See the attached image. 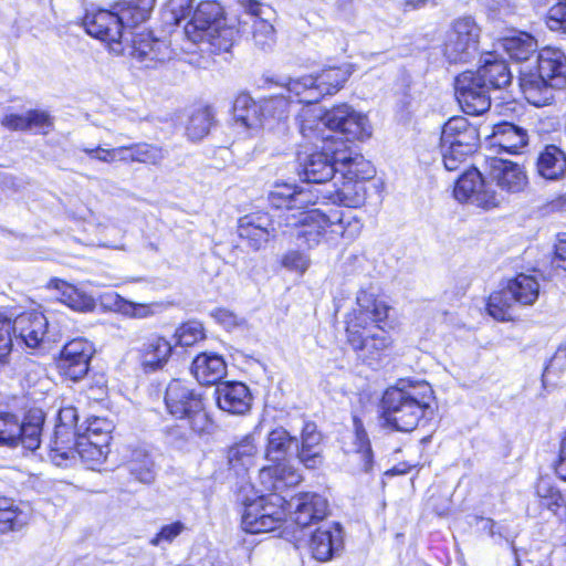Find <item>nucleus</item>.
Returning <instances> with one entry per match:
<instances>
[{"label":"nucleus","instance_id":"nucleus-64","mask_svg":"<svg viewBox=\"0 0 566 566\" xmlns=\"http://www.w3.org/2000/svg\"><path fill=\"white\" fill-rule=\"evenodd\" d=\"M554 264L556 268L566 271V233L560 234L555 244Z\"/></svg>","mask_w":566,"mask_h":566},{"label":"nucleus","instance_id":"nucleus-20","mask_svg":"<svg viewBox=\"0 0 566 566\" xmlns=\"http://www.w3.org/2000/svg\"><path fill=\"white\" fill-rule=\"evenodd\" d=\"M333 151V158L337 164V179H352L366 181L374 177L375 169L369 160L363 155L353 153L347 146L343 149L337 147H328Z\"/></svg>","mask_w":566,"mask_h":566},{"label":"nucleus","instance_id":"nucleus-39","mask_svg":"<svg viewBox=\"0 0 566 566\" xmlns=\"http://www.w3.org/2000/svg\"><path fill=\"white\" fill-rule=\"evenodd\" d=\"M155 0H138L137 2H125L118 4L115 14L119 20V28L125 36V30L134 28L139 23L146 21L154 7Z\"/></svg>","mask_w":566,"mask_h":566},{"label":"nucleus","instance_id":"nucleus-60","mask_svg":"<svg viewBox=\"0 0 566 566\" xmlns=\"http://www.w3.org/2000/svg\"><path fill=\"white\" fill-rule=\"evenodd\" d=\"M211 316L228 331L244 325L245 321L227 308H217Z\"/></svg>","mask_w":566,"mask_h":566},{"label":"nucleus","instance_id":"nucleus-57","mask_svg":"<svg viewBox=\"0 0 566 566\" xmlns=\"http://www.w3.org/2000/svg\"><path fill=\"white\" fill-rule=\"evenodd\" d=\"M28 120L29 130L36 129L43 135H46L54 126V117L43 109H29Z\"/></svg>","mask_w":566,"mask_h":566},{"label":"nucleus","instance_id":"nucleus-33","mask_svg":"<svg viewBox=\"0 0 566 566\" xmlns=\"http://www.w3.org/2000/svg\"><path fill=\"white\" fill-rule=\"evenodd\" d=\"M259 478L264 489L275 494H280L285 488L298 484L302 479L300 473L287 464L263 468L260 470Z\"/></svg>","mask_w":566,"mask_h":566},{"label":"nucleus","instance_id":"nucleus-36","mask_svg":"<svg viewBox=\"0 0 566 566\" xmlns=\"http://www.w3.org/2000/svg\"><path fill=\"white\" fill-rule=\"evenodd\" d=\"M30 510L28 505L17 504L14 500L0 496V532L18 531L28 524Z\"/></svg>","mask_w":566,"mask_h":566},{"label":"nucleus","instance_id":"nucleus-58","mask_svg":"<svg viewBox=\"0 0 566 566\" xmlns=\"http://www.w3.org/2000/svg\"><path fill=\"white\" fill-rule=\"evenodd\" d=\"M546 23L552 31L566 33V0H557L548 10Z\"/></svg>","mask_w":566,"mask_h":566},{"label":"nucleus","instance_id":"nucleus-61","mask_svg":"<svg viewBox=\"0 0 566 566\" xmlns=\"http://www.w3.org/2000/svg\"><path fill=\"white\" fill-rule=\"evenodd\" d=\"M1 125L10 130H29L28 112L24 114H7L2 117Z\"/></svg>","mask_w":566,"mask_h":566},{"label":"nucleus","instance_id":"nucleus-32","mask_svg":"<svg viewBox=\"0 0 566 566\" xmlns=\"http://www.w3.org/2000/svg\"><path fill=\"white\" fill-rule=\"evenodd\" d=\"M191 371L200 384L214 385L226 376L227 365L220 355L201 353L193 359Z\"/></svg>","mask_w":566,"mask_h":566},{"label":"nucleus","instance_id":"nucleus-8","mask_svg":"<svg viewBox=\"0 0 566 566\" xmlns=\"http://www.w3.org/2000/svg\"><path fill=\"white\" fill-rule=\"evenodd\" d=\"M539 296V283L527 274H518L503 290L493 292L488 302V311L497 321H510L513 317L515 303L524 306L533 305Z\"/></svg>","mask_w":566,"mask_h":566},{"label":"nucleus","instance_id":"nucleus-35","mask_svg":"<svg viewBox=\"0 0 566 566\" xmlns=\"http://www.w3.org/2000/svg\"><path fill=\"white\" fill-rule=\"evenodd\" d=\"M291 101L284 95L271 96L261 101L262 127L275 129L284 126L291 115Z\"/></svg>","mask_w":566,"mask_h":566},{"label":"nucleus","instance_id":"nucleus-19","mask_svg":"<svg viewBox=\"0 0 566 566\" xmlns=\"http://www.w3.org/2000/svg\"><path fill=\"white\" fill-rule=\"evenodd\" d=\"M83 27L86 32L113 48H118L124 39L119 28V20L114 11L109 10H88L83 18Z\"/></svg>","mask_w":566,"mask_h":566},{"label":"nucleus","instance_id":"nucleus-47","mask_svg":"<svg viewBox=\"0 0 566 566\" xmlns=\"http://www.w3.org/2000/svg\"><path fill=\"white\" fill-rule=\"evenodd\" d=\"M129 473L139 482L149 484L155 480V463L144 450H135L127 463Z\"/></svg>","mask_w":566,"mask_h":566},{"label":"nucleus","instance_id":"nucleus-21","mask_svg":"<svg viewBox=\"0 0 566 566\" xmlns=\"http://www.w3.org/2000/svg\"><path fill=\"white\" fill-rule=\"evenodd\" d=\"M518 81L525 99L537 107L551 104L554 92L560 90L558 86H551L552 83H548L532 65H525L520 70Z\"/></svg>","mask_w":566,"mask_h":566},{"label":"nucleus","instance_id":"nucleus-23","mask_svg":"<svg viewBox=\"0 0 566 566\" xmlns=\"http://www.w3.org/2000/svg\"><path fill=\"white\" fill-rule=\"evenodd\" d=\"M13 334L28 347L36 348L49 333L48 318L40 312H25L13 321Z\"/></svg>","mask_w":566,"mask_h":566},{"label":"nucleus","instance_id":"nucleus-28","mask_svg":"<svg viewBox=\"0 0 566 566\" xmlns=\"http://www.w3.org/2000/svg\"><path fill=\"white\" fill-rule=\"evenodd\" d=\"M296 457L307 469H317L323 464L322 434L317 426L306 421L301 432V443L296 442Z\"/></svg>","mask_w":566,"mask_h":566},{"label":"nucleus","instance_id":"nucleus-59","mask_svg":"<svg viewBox=\"0 0 566 566\" xmlns=\"http://www.w3.org/2000/svg\"><path fill=\"white\" fill-rule=\"evenodd\" d=\"M310 263L311 261L308 256L298 251L287 252L282 260V264L284 268L292 271H296L301 274L308 269Z\"/></svg>","mask_w":566,"mask_h":566},{"label":"nucleus","instance_id":"nucleus-50","mask_svg":"<svg viewBox=\"0 0 566 566\" xmlns=\"http://www.w3.org/2000/svg\"><path fill=\"white\" fill-rule=\"evenodd\" d=\"M113 424L105 418L94 417L92 419H87V424L82 431L76 430V436L80 438H85L90 440L98 441L99 443H109Z\"/></svg>","mask_w":566,"mask_h":566},{"label":"nucleus","instance_id":"nucleus-5","mask_svg":"<svg viewBox=\"0 0 566 566\" xmlns=\"http://www.w3.org/2000/svg\"><path fill=\"white\" fill-rule=\"evenodd\" d=\"M480 145L476 125L463 116L450 118L442 127L440 150L447 170L459 169L473 155Z\"/></svg>","mask_w":566,"mask_h":566},{"label":"nucleus","instance_id":"nucleus-54","mask_svg":"<svg viewBox=\"0 0 566 566\" xmlns=\"http://www.w3.org/2000/svg\"><path fill=\"white\" fill-rule=\"evenodd\" d=\"M536 494L541 499L542 505L556 512L564 504V499L549 480L541 479L536 484Z\"/></svg>","mask_w":566,"mask_h":566},{"label":"nucleus","instance_id":"nucleus-11","mask_svg":"<svg viewBox=\"0 0 566 566\" xmlns=\"http://www.w3.org/2000/svg\"><path fill=\"white\" fill-rule=\"evenodd\" d=\"M481 28L472 17L455 19L447 32L443 55L450 63H468L479 54Z\"/></svg>","mask_w":566,"mask_h":566},{"label":"nucleus","instance_id":"nucleus-43","mask_svg":"<svg viewBox=\"0 0 566 566\" xmlns=\"http://www.w3.org/2000/svg\"><path fill=\"white\" fill-rule=\"evenodd\" d=\"M51 285L61 292V301L77 312H92L95 308L94 298L84 291L62 280H51Z\"/></svg>","mask_w":566,"mask_h":566},{"label":"nucleus","instance_id":"nucleus-9","mask_svg":"<svg viewBox=\"0 0 566 566\" xmlns=\"http://www.w3.org/2000/svg\"><path fill=\"white\" fill-rule=\"evenodd\" d=\"M286 501L281 494L270 493L247 503L241 525L251 534L271 532L282 525L286 516Z\"/></svg>","mask_w":566,"mask_h":566},{"label":"nucleus","instance_id":"nucleus-2","mask_svg":"<svg viewBox=\"0 0 566 566\" xmlns=\"http://www.w3.org/2000/svg\"><path fill=\"white\" fill-rule=\"evenodd\" d=\"M356 306L346 319V340L360 357L378 359L392 345L391 336L380 326L389 307L364 289L357 293Z\"/></svg>","mask_w":566,"mask_h":566},{"label":"nucleus","instance_id":"nucleus-10","mask_svg":"<svg viewBox=\"0 0 566 566\" xmlns=\"http://www.w3.org/2000/svg\"><path fill=\"white\" fill-rule=\"evenodd\" d=\"M44 415L41 410H30L22 421L15 415L0 413V446L34 451L41 444Z\"/></svg>","mask_w":566,"mask_h":566},{"label":"nucleus","instance_id":"nucleus-42","mask_svg":"<svg viewBox=\"0 0 566 566\" xmlns=\"http://www.w3.org/2000/svg\"><path fill=\"white\" fill-rule=\"evenodd\" d=\"M233 117L245 128L262 127V105L255 103L248 94H240L233 103Z\"/></svg>","mask_w":566,"mask_h":566},{"label":"nucleus","instance_id":"nucleus-18","mask_svg":"<svg viewBox=\"0 0 566 566\" xmlns=\"http://www.w3.org/2000/svg\"><path fill=\"white\" fill-rule=\"evenodd\" d=\"M237 3L245 11L249 21H240V31L245 33V28L251 24L252 39L255 45L264 49L271 46L275 40V30L268 18L270 7H264L258 0H237Z\"/></svg>","mask_w":566,"mask_h":566},{"label":"nucleus","instance_id":"nucleus-53","mask_svg":"<svg viewBox=\"0 0 566 566\" xmlns=\"http://www.w3.org/2000/svg\"><path fill=\"white\" fill-rule=\"evenodd\" d=\"M174 337L176 345L192 346L205 338L203 326L200 322L189 321L176 329Z\"/></svg>","mask_w":566,"mask_h":566},{"label":"nucleus","instance_id":"nucleus-45","mask_svg":"<svg viewBox=\"0 0 566 566\" xmlns=\"http://www.w3.org/2000/svg\"><path fill=\"white\" fill-rule=\"evenodd\" d=\"M350 74L349 66H347L345 69H327L314 75L317 88L321 91V97L323 98L325 95H333L338 92Z\"/></svg>","mask_w":566,"mask_h":566},{"label":"nucleus","instance_id":"nucleus-30","mask_svg":"<svg viewBox=\"0 0 566 566\" xmlns=\"http://www.w3.org/2000/svg\"><path fill=\"white\" fill-rule=\"evenodd\" d=\"M172 353L171 343L163 336L151 335L139 349V360L146 373L163 369Z\"/></svg>","mask_w":566,"mask_h":566},{"label":"nucleus","instance_id":"nucleus-34","mask_svg":"<svg viewBox=\"0 0 566 566\" xmlns=\"http://www.w3.org/2000/svg\"><path fill=\"white\" fill-rule=\"evenodd\" d=\"M539 176L547 180H558L566 172V154L555 145H547L537 157Z\"/></svg>","mask_w":566,"mask_h":566},{"label":"nucleus","instance_id":"nucleus-1","mask_svg":"<svg viewBox=\"0 0 566 566\" xmlns=\"http://www.w3.org/2000/svg\"><path fill=\"white\" fill-rule=\"evenodd\" d=\"M268 199L279 211L275 216L279 228L286 231L295 228V237L302 239L307 248L316 247L323 241L334 243L338 238L352 241L359 235L363 228L360 220L350 212L335 211L326 216L316 209L307 210L315 203L314 196L311 191L293 185H275Z\"/></svg>","mask_w":566,"mask_h":566},{"label":"nucleus","instance_id":"nucleus-6","mask_svg":"<svg viewBox=\"0 0 566 566\" xmlns=\"http://www.w3.org/2000/svg\"><path fill=\"white\" fill-rule=\"evenodd\" d=\"M186 36L193 43L208 42L227 50L232 30L226 28L224 12L217 1H202L184 27Z\"/></svg>","mask_w":566,"mask_h":566},{"label":"nucleus","instance_id":"nucleus-14","mask_svg":"<svg viewBox=\"0 0 566 566\" xmlns=\"http://www.w3.org/2000/svg\"><path fill=\"white\" fill-rule=\"evenodd\" d=\"M108 452V444L99 443L95 440L75 437L72 442L62 443V446L51 447L50 458L56 465H62L63 461L74 459L76 455L90 469L103 463Z\"/></svg>","mask_w":566,"mask_h":566},{"label":"nucleus","instance_id":"nucleus-51","mask_svg":"<svg viewBox=\"0 0 566 566\" xmlns=\"http://www.w3.org/2000/svg\"><path fill=\"white\" fill-rule=\"evenodd\" d=\"M167 156V151L153 144L138 143L132 145V163L159 165Z\"/></svg>","mask_w":566,"mask_h":566},{"label":"nucleus","instance_id":"nucleus-24","mask_svg":"<svg viewBox=\"0 0 566 566\" xmlns=\"http://www.w3.org/2000/svg\"><path fill=\"white\" fill-rule=\"evenodd\" d=\"M339 524H325L316 528L310 538V549L315 559L329 560L343 548V534Z\"/></svg>","mask_w":566,"mask_h":566},{"label":"nucleus","instance_id":"nucleus-25","mask_svg":"<svg viewBox=\"0 0 566 566\" xmlns=\"http://www.w3.org/2000/svg\"><path fill=\"white\" fill-rule=\"evenodd\" d=\"M551 86L566 88V55L556 48H544L538 52L536 64L532 65Z\"/></svg>","mask_w":566,"mask_h":566},{"label":"nucleus","instance_id":"nucleus-63","mask_svg":"<svg viewBox=\"0 0 566 566\" xmlns=\"http://www.w3.org/2000/svg\"><path fill=\"white\" fill-rule=\"evenodd\" d=\"M555 472L559 479L566 481V432L560 440L558 458L555 462Z\"/></svg>","mask_w":566,"mask_h":566},{"label":"nucleus","instance_id":"nucleus-27","mask_svg":"<svg viewBox=\"0 0 566 566\" xmlns=\"http://www.w3.org/2000/svg\"><path fill=\"white\" fill-rule=\"evenodd\" d=\"M334 142L331 140L323 151L311 154L302 164V175L306 182L323 184L336 178L337 164L333 158V151L328 147H333Z\"/></svg>","mask_w":566,"mask_h":566},{"label":"nucleus","instance_id":"nucleus-56","mask_svg":"<svg viewBox=\"0 0 566 566\" xmlns=\"http://www.w3.org/2000/svg\"><path fill=\"white\" fill-rule=\"evenodd\" d=\"M185 530L186 525L180 521L164 525L149 543L154 546L165 547L171 544Z\"/></svg>","mask_w":566,"mask_h":566},{"label":"nucleus","instance_id":"nucleus-26","mask_svg":"<svg viewBox=\"0 0 566 566\" xmlns=\"http://www.w3.org/2000/svg\"><path fill=\"white\" fill-rule=\"evenodd\" d=\"M217 405L232 415H244L251 407V394L242 382H221L214 390Z\"/></svg>","mask_w":566,"mask_h":566},{"label":"nucleus","instance_id":"nucleus-37","mask_svg":"<svg viewBox=\"0 0 566 566\" xmlns=\"http://www.w3.org/2000/svg\"><path fill=\"white\" fill-rule=\"evenodd\" d=\"M276 84L285 87L291 96L296 98L297 103L315 104L322 99L314 75H304L295 78L286 77L276 82Z\"/></svg>","mask_w":566,"mask_h":566},{"label":"nucleus","instance_id":"nucleus-48","mask_svg":"<svg viewBox=\"0 0 566 566\" xmlns=\"http://www.w3.org/2000/svg\"><path fill=\"white\" fill-rule=\"evenodd\" d=\"M297 439L292 437L287 430L282 427L273 429L268 436L266 457L272 461H279L285 458L291 446L296 443Z\"/></svg>","mask_w":566,"mask_h":566},{"label":"nucleus","instance_id":"nucleus-52","mask_svg":"<svg viewBox=\"0 0 566 566\" xmlns=\"http://www.w3.org/2000/svg\"><path fill=\"white\" fill-rule=\"evenodd\" d=\"M354 426L356 436V450L354 455L361 462V470L369 472L373 468V453L367 432L357 418H354Z\"/></svg>","mask_w":566,"mask_h":566},{"label":"nucleus","instance_id":"nucleus-17","mask_svg":"<svg viewBox=\"0 0 566 566\" xmlns=\"http://www.w3.org/2000/svg\"><path fill=\"white\" fill-rule=\"evenodd\" d=\"M281 231L286 233L284 228H279L277 220L264 212H255L241 217L238 223V234L245 240L250 248L260 250L265 247L271 238Z\"/></svg>","mask_w":566,"mask_h":566},{"label":"nucleus","instance_id":"nucleus-3","mask_svg":"<svg viewBox=\"0 0 566 566\" xmlns=\"http://www.w3.org/2000/svg\"><path fill=\"white\" fill-rule=\"evenodd\" d=\"M511 82L507 63L488 52L476 72L465 71L455 77V96L464 113L480 115L491 106L490 90L503 88Z\"/></svg>","mask_w":566,"mask_h":566},{"label":"nucleus","instance_id":"nucleus-31","mask_svg":"<svg viewBox=\"0 0 566 566\" xmlns=\"http://www.w3.org/2000/svg\"><path fill=\"white\" fill-rule=\"evenodd\" d=\"M493 147H499L506 153L516 154L527 145V132L512 123L503 122L493 126L489 136Z\"/></svg>","mask_w":566,"mask_h":566},{"label":"nucleus","instance_id":"nucleus-40","mask_svg":"<svg viewBox=\"0 0 566 566\" xmlns=\"http://www.w3.org/2000/svg\"><path fill=\"white\" fill-rule=\"evenodd\" d=\"M336 187L332 198L335 203L357 208L364 205L366 199L365 182L352 179H337L334 182Z\"/></svg>","mask_w":566,"mask_h":566},{"label":"nucleus","instance_id":"nucleus-62","mask_svg":"<svg viewBox=\"0 0 566 566\" xmlns=\"http://www.w3.org/2000/svg\"><path fill=\"white\" fill-rule=\"evenodd\" d=\"M169 8L175 22L180 24L181 20L190 15L192 10V0H170Z\"/></svg>","mask_w":566,"mask_h":566},{"label":"nucleus","instance_id":"nucleus-29","mask_svg":"<svg viewBox=\"0 0 566 566\" xmlns=\"http://www.w3.org/2000/svg\"><path fill=\"white\" fill-rule=\"evenodd\" d=\"M490 177L501 190L512 193L522 191L527 184L523 168L515 163L503 159L492 160Z\"/></svg>","mask_w":566,"mask_h":566},{"label":"nucleus","instance_id":"nucleus-12","mask_svg":"<svg viewBox=\"0 0 566 566\" xmlns=\"http://www.w3.org/2000/svg\"><path fill=\"white\" fill-rule=\"evenodd\" d=\"M331 132L340 135L346 142L364 140L371 136V126L366 115L356 112L352 106L342 104L325 112L321 120Z\"/></svg>","mask_w":566,"mask_h":566},{"label":"nucleus","instance_id":"nucleus-41","mask_svg":"<svg viewBox=\"0 0 566 566\" xmlns=\"http://www.w3.org/2000/svg\"><path fill=\"white\" fill-rule=\"evenodd\" d=\"M256 447L251 437L243 438L228 450V464L237 475H243L254 464Z\"/></svg>","mask_w":566,"mask_h":566},{"label":"nucleus","instance_id":"nucleus-7","mask_svg":"<svg viewBox=\"0 0 566 566\" xmlns=\"http://www.w3.org/2000/svg\"><path fill=\"white\" fill-rule=\"evenodd\" d=\"M165 403L169 413L187 420L193 432L202 433L209 428L210 420L200 395L186 382L178 379L170 381L166 389Z\"/></svg>","mask_w":566,"mask_h":566},{"label":"nucleus","instance_id":"nucleus-44","mask_svg":"<svg viewBox=\"0 0 566 566\" xmlns=\"http://www.w3.org/2000/svg\"><path fill=\"white\" fill-rule=\"evenodd\" d=\"M77 420L78 413L75 407H62L59 411V424L55 428L54 438L50 442V448L62 446V443L65 442H72V438L76 436V430L81 429V427L77 426Z\"/></svg>","mask_w":566,"mask_h":566},{"label":"nucleus","instance_id":"nucleus-22","mask_svg":"<svg viewBox=\"0 0 566 566\" xmlns=\"http://www.w3.org/2000/svg\"><path fill=\"white\" fill-rule=\"evenodd\" d=\"M294 506V522L301 528L310 527L327 516L328 503L316 493H303L286 502L285 506Z\"/></svg>","mask_w":566,"mask_h":566},{"label":"nucleus","instance_id":"nucleus-4","mask_svg":"<svg viewBox=\"0 0 566 566\" xmlns=\"http://www.w3.org/2000/svg\"><path fill=\"white\" fill-rule=\"evenodd\" d=\"M433 390L427 381L401 380L382 396L384 419L397 431L415 430L430 409Z\"/></svg>","mask_w":566,"mask_h":566},{"label":"nucleus","instance_id":"nucleus-15","mask_svg":"<svg viewBox=\"0 0 566 566\" xmlns=\"http://www.w3.org/2000/svg\"><path fill=\"white\" fill-rule=\"evenodd\" d=\"M453 195L460 202H470L482 208L496 207L500 203L496 192L485 184L476 168H471L459 177Z\"/></svg>","mask_w":566,"mask_h":566},{"label":"nucleus","instance_id":"nucleus-46","mask_svg":"<svg viewBox=\"0 0 566 566\" xmlns=\"http://www.w3.org/2000/svg\"><path fill=\"white\" fill-rule=\"evenodd\" d=\"M105 306L130 317L145 318L154 314L150 305L126 301L117 293H107L103 296Z\"/></svg>","mask_w":566,"mask_h":566},{"label":"nucleus","instance_id":"nucleus-49","mask_svg":"<svg viewBox=\"0 0 566 566\" xmlns=\"http://www.w3.org/2000/svg\"><path fill=\"white\" fill-rule=\"evenodd\" d=\"M213 114L209 107L195 111L186 127L187 136L192 140H200L208 135L212 125Z\"/></svg>","mask_w":566,"mask_h":566},{"label":"nucleus","instance_id":"nucleus-38","mask_svg":"<svg viewBox=\"0 0 566 566\" xmlns=\"http://www.w3.org/2000/svg\"><path fill=\"white\" fill-rule=\"evenodd\" d=\"M500 46L516 62H525L537 50L536 40L528 33L514 32L499 40Z\"/></svg>","mask_w":566,"mask_h":566},{"label":"nucleus","instance_id":"nucleus-55","mask_svg":"<svg viewBox=\"0 0 566 566\" xmlns=\"http://www.w3.org/2000/svg\"><path fill=\"white\" fill-rule=\"evenodd\" d=\"M12 321L0 314V365H4L12 350Z\"/></svg>","mask_w":566,"mask_h":566},{"label":"nucleus","instance_id":"nucleus-13","mask_svg":"<svg viewBox=\"0 0 566 566\" xmlns=\"http://www.w3.org/2000/svg\"><path fill=\"white\" fill-rule=\"evenodd\" d=\"M113 51L130 55L145 67H156L172 57V50L167 42L154 39L148 32L134 34L129 44L122 43L120 46L113 48Z\"/></svg>","mask_w":566,"mask_h":566},{"label":"nucleus","instance_id":"nucleus-16","mask_svg":"<svg viewBox=\"0 0 566 566\" xmlns=\"http://www.w3.org/2000/svg\"><path fill=\"white\" fill-rule=\"evenodd\" d=\"M95 353L94 346L85 338H75L64 345L57 367L60 373L72 381L84 378Z\"/></svg>","mask_w":566,"mask_h":566}]
</instances>
